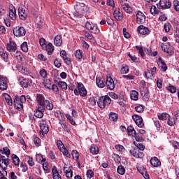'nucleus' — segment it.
I'll return each mask as SVG.
<instances>
[{
  "instance_id": "obj_1",
  "label": "nucleus",
  "mask_w": 179,
  "mask_h": 179,
  "mask_svg": "<svg viewBox=\"0 0 179 179\" xmlns=\"http://www.w3.org/2000/svg\"><path fill=\"white\" fill-rule=\"evenodd\" d=\"M23 103H26V96L24 95H22L20 96L18 95L15 96L14 107L16 110L22 111V110H23Z\"/></svg>"
},
{
  "instance_id": "obj_2",
  "label": "nucleus",
  "mask_w": 179,
  "mask_h": 179,
  "mask_svg": "<svg viewBox=\"0 0 179 179\" xmlns=\"http://www.w3.org/2000/svg\"><path fill=\"white\" fill-rule=\"evenodd\" d=\"M97 104L100 108H106V106L111 104V98L108 95L102 96L98 99Z\"/></svg>"
},
{
  "instance_id": "obj_3",
  "label": "nucleus",
  "mask_w": 179,
  "mask_h": 179,
  "mask_svg": "<svg viewBox=\"0 0 179 179\" xmlns=\"http://www.w3.org/2000/svg\"><path fill=\"white\" fill-rule=\"evenodd\" d=\"M77 89L74 90V94L76 96H79V94L82 97H86V96H87V91L86 90V88H85V85H83L82 83H79L78 84Z\"/></svg>"
},
{
  "instance_id": "obj_4",
  "label": "nucleus",
  "mask_w": 179,
  "mask_h": 179,
  "mask_svg": "<svg viewBox=\"0 0 179 179\" xmlns=\"http://www.w3.org/2000/svg\"><path fill=\"white\" fill-rule=\"evenodd\" d=\"M118 2L126 13L131 14L132 12H134L132 7L128 3V0H118Z\"/></svg>"
},
{
  "instance_id": "obj_5",
  "label": "nucleus",
  "mask_w": 179,
  "mask_h": 179,
  "mask_svg": "<svg viewBox=\"0 0 179 179\" xmlns=\"http://www.w3.org/2000/svg\"><path fill=\"white\" fill-rule=\"evenodd\" d=\"M13 33L15 37H23L26 36V29L23 27H15L13 29Z\"/></svg>"
},
{
  "instance_id": "obj_6",
  "label": "nucleus",
  "mask_w": 179,
  "mask_h": 179,
  "mask_svg": "<svg viewBox=\"0 0 179 179\" xmlns=\"http://www.w3.org/2000/svg\"><path fill=\"white\" fill-rule=\"evenodd\" d=\"M9 162H10V159L8 156L0 154V167H1V169L6 170L8 169V166H9Z\"/></svg>"
},
{
  "instance_id": "obj_7",
  "label": "nucleus",
  "mask_w": 179,
  "mask_h": 179,
  "mask_svg": "<svg viewBox=\"0 0 179 179\" xmlns=\"http://www.w3.org/2000/svg\"><path fill=\"white\" fill-rule=\"evenodd\" d=\"M39 125H40V134H48V131L50 129H48V124H47V120L45 119H42L41 121H39Z\"/></svg>"
},
{
  "instance_id": "obj_8",
  "label": "nucleus",
  "mask_w": 179,
  "mask_h": 179,
  "mask_svg": "<svg viewBox=\"0 0 179 179\" xmlns=\"http://www.w3.org/2000/svg\"><path fill=\"white\" fill-rule=\"evenodd\" d=\"M146 22V16L141 11H138L136 13V23L138 24H143Z\"/></svg>"
},
{
  "instance_id": "obj_9",
  "label": "nucleus",
  "mask_w": 179,
  "mask_h": 179,
  "mask_svg": "<svg viewBox=\"0 0 179 179\" xmlns=\"http://www.w3.org/2000/svg\"><path fill=\"white\" fill-rule=\"evenodd\" d=\"M74 8L78 15H83L85 9H86V5L83 3H77Z\"/></svg>"
},
{
  "instance_id": "obj_10",
  "label": "nucleus",
  "mask_w": 179,
  "mask_h": 179,
  "mask_svg": "<svg viewBox=\"0 0 179 179\" xmlns=\"http://www.w3.org/2000/svg\"><path fill=\"white\" fill-rule=\"evenodd\" d=\"M132 118L139 128H143L144 127L145 124L143 123V119H142V117L138 115H133Z\"/></svg>"
},
{
  "instance_id": "obj_11",
  "label": "nucleus",
  "mask_w": 179,
  "mask_h": 179,
  "mask_svg": "<svg viewBox=\"0 0 179 179\" xmlns=\"http://www.w3.org/2000/svg\"><path fill=\"white\" fill-rule=\"evenodd\" d=\"M129 152L131 155H132V156H134V157H136V159H143V157L145 156L143 152L139 151L138 148L131 150Z\"/></svg>"
},
{
  "instance_id": "obj_12",
  "label": "nucleus",
  "mask_w": 179,
  "mask_h": 179,
  "mask_svg": "<svg viewBox=\"0 0 179 179\" xmlns=\"http://www.w3.org/2000/svg\"><path fill=\"white\" fill-rule=\"evenodd\" d=\"M113 16L115 19L119 22H121L124 19V13L120 8H116L113 12Z\"/></svg>"
},
{
  "instance_id": "obj_13",
  "label": "nucleus",
  "mask_w": 179,
  "mask_h": 179,
  "mask_svg": "<svg viewBox=\"0 0 179 179\" xmlns=\"http://www.w3.org/2000/svg\"><path fill=\"white\" fill-rule=\"evenodd\" d=\"M8 89V78L0 76V90H6Z\"/></svg>"
},
{
  "instance_id": "obj_14",
  "label": "nucleus",
  "mask_w": 179,
  "mask_h": 179,
  "mask_svg": "<svg viewBox=\"0 0 179 179\" xmlns=\"http://www.w3.org/2000/svg\"><path fill=\"white\" fill-rule=\"evenodd\" d=\"M106 85L109 90H114L115 87V83H114V80H113V78L110 76L106 77Z\"/></svg>"
},
{
  "instance_id": "obj_15",
  "label": "nucleus",
  "mask_w": 179,
  "mask_h": 179,
  "mask_svg": "<svg viewBox=\"0 0 179 179\" xmlns=\"http://www.w3.org/2000/svg\"><path fill=\"white\" fill-rule=\"evenodd\" d=\"M9 17L11 18V20H16V8L14 7L13 4L9 6Z\"/></svg>"
},
{
  "instance_id": "obj_16",
  "label": "nucleus",
  "mask_w": 179,
  "mask_h": 179,
  "mask_svg": "<svg viewBox=\"0 0 179 179\" xmlns=\"http://www.w3.org/2000/svg\"><path fill=\"white\" fill-rule=\"evenodd\" d=\"M6 48L7 50L9 51V52H15L16 50H17V46L16 45V43L13 41H10V42L6 45Z\"/></svg>"
},
{
  "instance_id": "obj_17",
  "label": "nucleus",
  "mask_w": 179,
  "mask_h": 179,
  "mask_svg": "<svg viewBox=\"0 0 179 179\" xmlns=\"http://www.w3.org/2000/svg\"><path fill=\"white\" fill-rule=\"evenodd\" d=\"M158 8L162 9H169L171 8V3L167 0H161L159 3Z\"/></svg>"
},
{
  "instance_id": "obj_18",
  "label": "nucleus",
  "mask_w": 179,
  "mask_h": 179,
  "mask_svg": "<svg viewBox=\"0 0 179 179\" xmlns=\"http://www.w3.org/2000/svg\"><path fill=\"white\" fill-rule=\"evenodd\" d=\"M137 31H138V33H139V34H142L143 36L149 34V33H150L149 28H148L143 25L138 26L137 28Z\"/></svg>"
},
{
  "instance_id": "obj_19",
  "label": "nucleus",
  "mask_w": 179,
  "mask_h": 179,
  "mask_svg": "<svg viewBox=\"0 0 179 179\" xmlns=\"http://www.w3.org/2000/svg\"><path fill=\"white\" fill-rule=\"evenodd\" d=\"M18 15L21 20H26L27 19V13H26V10L23 7H19Z\"/></svg>"
},
{
  "instance_id": "obj_20",
  "label": "nucleus",
  "mask_w": 179,
  "mask_h": 179,
  "mask_svg": "<svg viewBox=\"0 0 179 179\" xmlns=\"http://www.w3.org/2000/svg\"><path fill=\"white\" fill-rule=\"evenodd\" d=\"M43 50L48 52V55H52V52H54V45H52V43H49L48 45H45Z\"/></svg>"
},
{
  "instance_id": "obj_21",
  "label": "nucleus",
  "mask_w": 179,
  "mask_h": 179,
  "mask_svg": "<svg viewBox=\"0 0 179 179\" xmlns=\"http://www.w3.org/2000/svg\"><path fill=\"white\" fill-rule=\"evenodd\" d=\"M31 83H33L31 80L27 79V78H23L20 81L21 86H22V87H25V88L29 87V86H31Z\"/></svg>"
},
{
  "instance_id": "obj_22",
  "label": "nucleus",
  "mask_w": 179,
  "mask_h": 179,
  "mask_svg": "<svg viewBox=\"0 0 179 179\" xmlns=\"http://www.w3.org/2000/svg\"><path fill=\"white\" fill-rule=\"evenodd\" d=\"M52 173L53 179H62L61 175H59V172H58V169H57V166H52Z\"/></svg>"
},
{
  "instance_id": "obj_23",
  "label": "nucleus",
  "mask_w": 179,
  "mask_h": 179,
  "mask_svg": "<svg viewBox=\"0 0 179 179\" xmlns=\"http://www.w3.org/2000/svg\"><path fill=\"white\" fill-rule=\"evenodd\" d=\"M55 45L57 47H61L62 45V36L61 35H57L54 38Z\"/></svg>"
},
{
  "instance_id": "obj_24",
  "label": "nucleus",
  "mask_w": 179,
  "mask_h": 179,
  "mask_svg": "<svg viewBox=\"0 0 179 179\" xmlns=\"http://www.w3.org/2000/svg\"><path fill=\"white\" fill-rule=\"evenodd\" d=\"M36 100L38 103V104H44V103L45 102V98L44 97V95L41 94H36Z\"/></svg>"
},
{
  "instance_id": "obj_25",
  "label": "nucleus",
  "mask_w": 179,
  "mask_h": 179,
  "mask_svg": "<svg viewBox=\"0 0 179 179\" xmlns=\"http://www.w3.org/2000/svg\"><path fill=\"white\" fill-rule=\"evenodd\" d=\"M162 48L163 51H164V52H166V54H171L172 52L171 48L170 47V43H169L162 45Z\"/></svg>"
},
{
  "instance_id": "obj_26",
  "label": "nucleus",
  "mask_w": 179,
  "mask_h": 179,
  "mask_svg": "<svg viewBox=\"0 0 179 179\" xmlns=\"http://www.w3.org/2000/svg\"><path fill=\"white\" fill-rule=\"evenodd\" d=\"M150 164H152V166H153V167H159V166H161L162 162H160V161H159V159L155 157L151 159Z\"/></svg>"
},
{
  "instance_id": "obj_27",
  "label": "nucleus",
  "mask_w": 179,
  "mask_h": 179,
  "mask_svg": "<svg viewBox=\"0 0 179 179\" xmlns=\"http://www.w3.org/2000/svg\"><path fill=\"white\" fill-rule=\"evenodd\" d=\"M43 106L45 107V108L50 110H53L54 108V104H52V102L47 99L45 101V103H43Z\"/></svg>"
},
{
  "instance_id": "obj_28",
  "label": "nucleus",
  "mask_w": 179,
  "mask_h": 179,
  "mask_svg": "<svg viewBox=\"0 0 179 179\" xmlns=\"http://www.w3.org/2000/svg\"><path fill=\"white\" fill-rule=\"evenodd\" d=\"M3 99H6V102L7 103V104L8 106H13V102L12 101V98L10 97V96H9V94H4L3 95Z\"/></svg>"
},
{
  "instance_id": "obj_29",
  "label": "nucleus",
  "mask_w": 179,
  "mask_h": 179,
  "mask_svg": "<svg viewBox=\"0 0 179 179\" xmlns=\"http://www.w3.org/2000/svg\"><path fill=\"white\" fill-rule=\"evenodd\" d=\"M169 116L170 115L166 113H158L157 115L159 120H160L161 121H166V120H167V118H169Z\"/></svg>"
},
{
  "instance_id": "obj_30",
  "label": "nucleus",
  "mask_w": 179,
  "mask_h": 179,
  "mask_svg": "<svg viewBox=\"0 0 179 179\" xmlns=\"http://www.w3.org/2000/svg\"><path fill=\"white\" fill-rule=\"evenodd\" d=\"M158 64H161V69H162L163 72H166L167 71V65H166V63L161 57L159 58Z\"/></svg>"
},
{
  "instance_id": "obj_31",
  "label": "nucleus",
  "mask_w": 179,
  "mask_h": 179,
  "mask_svg": "<svg viewBox=\"0 0 179 179\" xmlns=\"http://www.w3.org/2000/svg\"><path fill=\"white\" fill-rule=\"evenodd\" d=\"M90 150L92 155H98L99 154V147H97V145H91V147L90 148Z\"/></svg>"
},
{
  "instance_id": "obj_32",
  "label": "nucleus",
  "mask_w": 179,
  "mask_h": 179,
  "mask_svg": "<svg viewBox=\"0 0 179 179\" xmlns=\"http://www.w3.org/2000/svg\"><path fill=\"white\" fill-rule=\"evenodd\" d=\"M0 56L5 61V62H8L9 59L8 57V53L5 50H0Z\"/></svg>"
},
{
  "instance_id": "obj_33",
  "label": "nucleus",
  "mask_w": 179,
  "mask_h": 179,
  "mask_svg": "<svg viewBox=\"0 0 179 179\" xmlns=\"http://www.w3.org/2000/svg\"><path fill=\"white\" fill-rule=\"evenodd\" d=\"M127 132L130 136H134L136 135V131H135V129H134V127L129 126L127 127Z\"/></svg>"
},
{
  "instance_id": "obj_34",
  "label": "nucleus",
  "mask_w": 179,
  "mask_h": 179,
  "mask_svg": "<svg viewBox=\"0 0 179 179\" xmlns=\"http://www.w3.org/2000/svg\"><path fill=\"white\" fill-rule=\"evenodd\" d=\"M55 117L59 118V121H64L65 120V117H64V113H61V111L57 110L55 113Z\"/></svg>"
},
{
  "instance_id": "obj_35",
  "label": "nucleus",
  "mask_w": 179,
  "mask_h": 179,
  "mask_svg": "<svg viewBox=\"0 0 179 179\" xmlns=\"http://www.w3.org/2000/svg\"><path fill=\"white\" fill-rule=\"evenodd\" d=\"M12 159H13V163L14 165L15 166H19V163H20V159H19V157H17V155L13 154L11 156Z\"/></svg>"
},
{
  "instance_id": "obj_36",
  "label": "nucleus",
  "mask_w": 179,
  "mask_h": 179,
  "mask_svg": "<svg viewBox=\"0 0 179 179\" xmlns=\"http://www.w3.org/2000/svg\"><path fill=\"white\" fill-rule=\"evenodd\" d=\"M0 155H2L3 156V155H6V156H8L10 155V150H9V148L8 147H5L3 148L2 150H0Z\"/></svg>"
},
{
  "instance_id": "obj_37",
  "label": "nucleus",
  "mask_w": 179,
  "mask_h": 179,
  "mask_svg": "<svg viewBox=\"0 0 179 179\" xmlns=\"http://www.w3.org/2000/svg\"><path fill=\"white\" fill-rule=\"evenodd\" d=\"M109 120L110 121H117L118 120V114L111 112L109 114Z\"/></svg>"
},
{
  "instance_id": "obj_38",
  "label": "nucleus",
  "mask_w": 179,
  "mask_h": 179,
  "mask_svg": "<svg viewBox=\"0 0 179 179\" xmlns=\"http://www.w3.org/2000/svg\"><path fill=\"white\" fill-rule=\"evenodd\" d=\"M94 26H96V24H93V22L90 21H87L85 23V27L89 30V31H91L92 30H93V28L94 27Z\"/></svg>"
},
{
  "instance_id": "obj_39",
  "label": "nucleus",
  "mask_w": 179,
  "mask_h": 179,
  "mask_svg": "<svg viewBox=\"0 0 179 179\" xmlns=\"http://www.w3.org/2000/svg\"><path fill=\"white\" fill-rule=\"evenodd\" d=\"M96 85L98 87H100L101 89H103L106 85H104V81L100 78H96Z\"/></svg>"
},
{
  "instance_id": "obj_40",
  "label": "nucleus",
  "mask_w": 179,
  "mask_h": 179,
  "mask_svg": "<svg viewBox=\"0 0 179 179\" xmlns=\"http://www.w3.org/2000/svg\"><path fill=\"white\" fill-rule=\"evenodd\" d=\"M117 171L120 176H124V174H125V167L122 165H120L117 169Z\"/></svg>"
},
{
  "instance_id": "obj_41",
  "label": "nucleus",
  "mask_w": 179,
  "mask_h": 179,
  "mask_svg": "<svg viewBox=\"0 0 179 179\" xmlns=\"http://www.w3.org/2000/svg\"><path fill=\"white\" fill-rule=\"evenodd\" d=\"M138 94H139V93H138V92L131 91V92L130 94V97H131V100H134V101L138 100Z\"/></svg>"
},
{
  "instance_id": "obj_42",
  "label": "nucleus",
  "mask_w": 179,
  "mask_h": 179,
  "mask_svg": "<svg viewBox=\"0 0 179 179\" xmlns=\"http://www.w3.org/2000/svg\"><path fill=\"white\" fill-rule=\"evenodd\" d=\"M59 124H60L62 128H63L65 132H69L70 129L68 128V126L65 124L64 120H60Z\"/></svg>"
},
{
  "instance_id": "obj_43",
  "label": "nucleus",
  "mask_w": 179,
  "mask_h": 179,
  "mask_svg": "<svg viewBox=\"0 0 179 179\" xmlns=\"http://www.w3.org/2000/svg\"><path fill=\"white\" fill-rule=\"evenodd\" d=\"M136 50L138 51L141 58L145 57V52L143 51V48L142 46H136Z\"/></svg>"
},
{
  "instance_id": "obj_44",
  "label": "nucleus",
  "mask_w": 179,
  "mask_h": 179,
  "mask_svg": "<svg viewBox=\"0 0 179 179\" xmlns=\"http://www.w3.org/2000/svg\"><path fill=\"white\" fill-rule=\"evenodd\" d=\"M57 85L59 87H61L63 90H66V89H68V85H66V83L64 81H60L57 83Z\"/></svg>"
},
{
  "instance_id": "obj_45",
  "label": "nucleus",
  "mask_w": 179,
  "mask_h": 179,
  "mask_svg": "<svg viewBox=\"0 0 179 179\" xmlns=\"http://www.w3.org/2000/svg\"><path fill=\"white\" fill-rule=\"evenodd\" d=\"M150 13L151 15H153V16H156L157 13H159V10H157V8L155 6H152L150 8Z\"/></svg>"
},
{
  "instance_id": "obj_46",
  "label": "nucleus",
  "mask_w": 179,
  "mask_h": 179,
  "mask_svg": "<svg viewBox=\"0 0 179 179\" xmlns=\"http://www.w3.org/2000/svg\"><path fill=\"white\" fill-rule=\"evenodd\" d=\"M43 83L45 89H48L49 90H51V87H52V85H51V81H50V80H44Z\"/></svg>"
},
{
  "instance_id": "obj_47",
  "label": "nucleus",
  "mask_w": 179,
  "mask_h": 179,
  "mask_svg": "<svg viewBox=\"0 0 179 179\" xmlns=\"http://www.w3.org/2000/svg\"><path fill=\"white\" fill-rule=\"evenodd\" d=\"M20 169H21V171L22 173H26V171H27V170H29V167H27V164H26L25 163L21 162L20 164Z\"/></svg>"
},
{
  "instance_id": "obj_48",
  "label": "nucleus",
  "mask_w": 179,
  "mask_h": 179,
  "mask_svg": "<svg viewBox=\"0 0 179 179\" xmlns=\"http://www.w3.org/2000/svg\"><path fill=\"white\" fill-rule=\"evenodd\" d=\"M134 143L138 150H145V145H143V144L141 143H136V141H134Z\"/></svg>"
},
{
  "instance_id": "obj_49",
  "label": "nucleus",
  "mask_w": 179,
  "mask_h": 179,
  "mask_svg": "<svg viewBox=\"0 0 179 179\" xmlns=\"http://www.w3.org/2000/svg\"><path fill=\"white\" fill-rule=\"evenodd\" d=\"M34 117H36V118H43V117H44V112H40L38 110H35Z\"/></svg>"
},
{
  "instance_id": "obj_50",
  "label": "nucleus",
  "mask_w": 179,
  "mask_h": 179,
  "mask_svg": "<svg viewBox=\"0 0 179 179\" xmlns=\"http://www.w3.org/2000/svg\"><path fill=\"white\" fill-rule=\"evenodd\" d=\"M60 150L63 153L64 156H66V157L71 159V154H69V152L68 151V150H66V148H62Z\"/></svg>"
},
{
  "instance_id": "obj_51",
  "label": "nucleus",
  "mask_w": 179,
  "mask_h": 179,
  "mask_svg": "<svg viewBox=\"0 0 179 179\" xmlns=\"http://www.w3.org/2000/svg\"><path fill=\"white\" fill-rule=\"evenodd\" d=\"M76 58H77L78 59H82V58H83V55L82 50H76Z\"/></svg>"
},
{
  "instance_id": "obj_52",
  "label": "nucleus",
  "mask_w": 179,
  "mask_h": 179,
  "mask_svg": "<svg viewBox=\"0 0 179 179\" xmlns=\"http://www.w3.org/2000/svg\"><path fill=\"white\" fill-rule=\"evenodd\" d=\"M134 108H135V110L136 111V113H143V111L145 110V108L142 105L135 106Z\"/></svg>"
},
{
  "instance_id": "obj_53",
  "label": "nucleus",
  "mask_w": 179,
  "mask_h": 179,
  "mask_svg": "<svg viewBox=\"0 0 179 179\" xmlns=\"http://www.w3.org/2000/svg\"><path fill=\"white\" fill-rule=\"evenodd\" d=\"M21 50L24 51V52H27V51H29V48L27 47V42H24L21 45Z\"/></svg>"
},
{
  "instance_id": "obj_54",
  "label": "nucleus",
  "mask_w": 179,
  "mask_h": 179,
  "mask_svg": "<svg viewBox=\"0 0 179 179\" xmlns=\"http://www.w3.org/2000/svg\"><path fill=\"white\" fill-rule=\"evenodd\" d=\"M120 72L122 73V75L128 73L129 72V67H128V66L122 67L120 70Z\"/></svg>"
},
{
  "instance_id": "obj_55",
  "label": "nucleus",
  "mask_w": 179,
  "mask_h": 179,
  "mask_svg": "<svg viewBox=\"0 0 179 179\" xmlns=\"http://www.w3.org/2000/svg\"><path fill=\"white\" fill-rule=\"evenodd\" d=\"M173 8L176 12L179 13V1L178 0L173 1Z\"/></svg>"
},
{
  "instance_id": "obj_56",
  "label": "nucleus",
  "mask_w": 179,
  "mask_h": 179,
  "mask_svg": "<svg viewBox=\"0 0 179 179\" xmlns=\"http://www.w3.org/2000/svg\"><path fill=\"white\" fill-rule=\"evenodd\" d=\"M34 143L36 146V148H38L41 143V140L38 137H35L34 139Z\"/></svg>"
},
{
  "instance_id": "obj_57",
  "label": "nucleus",
  "mask_w": 179,
  "mask_h": 179,
  "mask_svg": "<svg viewBox=\"0 0 179 179\" xmlns=\"http://www.w3.org/2000/svg\"><path fill=\"white\" fill-rule=\"evenodd\" d=\"M36 111H40L41 113H44L45 111V108L44 106V104H38L37 108L36 109Z\"/></svg>"
},
{
  "instance_id": "obj_58",
  "label": "nucleus",
  "mask_w": 179,
  "mask_h": 179,
  "mask_svg": "<svg viewBox=\"0 0 179 179\" xmlns=\"http://www.w3.org/2000/svg\"><path fill=\"white\" fill-rule=\"evenodd\" d=\"M166 120H167V124L168 125H169V127H173V125H174L175 124L174 119L171 118L170 115L169 116V118H167Z\"/></svg>"
},
{
  "instance_id": "obj_59",
  "label": "nucleus",
  "mask_w": 179,
  "mask_h": 179,
  "mask_svg": "<svg viewBox=\"0 0 179 179\" xmlns=\"http://www.w3.org/2000/svg\"><path fill=\"white\" fill-rule=\"evenodd\" d=\"M167 90H169V92H170L171 93H176L177 89L176 88V87L173 86V85H170L169 87H166Z\"/></svg>"
},
{
  "instance_id": "obj_60",
  "label": "nucleus",
  "mask_w": 179,
  "mask_h": 179,
  "mask_svg": "<svg viewBox=\"0 0 179 179\" xmlns=\"http://www.w3.org/2000/svg\"><path fill=\"white\" fill-rule=\"evenodd\" d=\"M39 44L41 47H42L43 50H44V48L47 45V44H45V39L44 38H41L39 40Z\"/></svg>"
},
{
  "instance_id": "obj_61",
  "label": "nucleus",
  "mask_w": 179,
  "mask_h": 179,
  "mask_svg": "<svg viewBox=\"0 0 179 179\" xmlns=\"http://www.w3.org/2000/svg\"><path fill=\"white\" fill-rule=\"evenodd\" d=\"M91 33H93L94 34H99V33H100V29H99V27L95 25L94 27L93 28V29H91Z\"/></svg>"
},
{
  "instance_id": "obj_62",
  "label": "nucleus",
  "mask_w": 179,
  "mask_h": 179,
  "mask_svg": "<svg viewBox=\"0 0 179 179\" xmlns=\"http://www.w3.org/2000/svg\"><path fill=\"white\" fill-rule=\"evenodd\" d=\"M94 176V173H93V171H92L91 169H89L87 171V178H93Z\"/></svg>"
},
{
  "instance_id": "obj_63",
  "label": "nucleus",
  "mask_w": 179,
  "mask_h": 179,
  "mask_svg": "<svg viewBox=\"0 0 179 179\" xmlns=\"http://www.w3.org/2000/svg\"><path fill=\"white\" fill-rule=\"evenodd\" d=\"M39 73H40L41 78H47V71H45V69L41 70Z\"/></svg>"
},
{
  "instance_id": "obj_64",
  "label": "nucleus",
  "mask_w": 179,
  "mask_h": 179,
  "mask_svg": "<svg viewBox=\"0 0 179 179\" xmlns=\"http://www.w3.org/2000/svg\"><path fill=\"white\" fill-rule=\"evenodd\" d=\"M144 76H145V78H152V76H153L150 70H147L145 71Z\"/></svg>"
}]
</instances>
